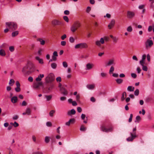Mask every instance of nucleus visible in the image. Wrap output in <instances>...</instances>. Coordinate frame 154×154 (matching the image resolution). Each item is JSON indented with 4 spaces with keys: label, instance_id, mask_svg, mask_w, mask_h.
<instances>
[{
    "label": "nucleus",
    "instance_id": "f257e3e1",
    "mask_svg": "<svg viewBox=\"0 0 154 154\" xmlns=\"http://www.w3.org/2000/svg\"><path fill=\"white\" fill-rule=\"evenodd\" d=\"M136 131V128L135 127L133 129L132 131L130 132V137L126 139L127 141L132 142L134 139L137 137Z\"/></svg>",
    "mask_w": 154,
    "mask_h": 154
},
{
    "label": "nucleus",
    "instance_id": "f03ea898",
    "mask_svg": "<svg viewBox=\"0 0 154 154\" xmlns=\"http://www.w3.org/2000/svg\"><path fill=\"white\" fill-rule=\"evenodd\" d=\"M80 23L79 21L75 22L70 27V30L73 32H75L78 28L80 27Z\"/></svg>",
    "mask_w": 154,
    "mask_h": 154
},
{
    "label": "nucleus",
    "instance_id": "7ed1b4c3",
    "mask_svg": "<svg viewBox=\"0 0 154 154\" xmlns=\"http://www.w3.org/2000/svg\"><path fill=\"white\" fill-rule=\"evenodd\" d=\"M6 27L12 30L16 29L17 28L16 24L14 22H6Z\"/></svg>",
    "mask_w": 154,
    "mask_h": 154
},
{
    "label": "nucleus",
    "instance_id": "20e7f679",
    "mask_svg": "<svg viewBox=\"0 0 154 154\" xmlns=\"http://www.w3.org/2000/svg\"><path fill=\"white\" fill-rule=\"evenodd\" d=\"M54 79V74L52 73L49 74L45 78V81L46 83H48L53 81Z\"/></svg>",
    "mask_w": 154,
    "mask_h": 154
},
{
    "label": "nucleus",
    "instance_id": "39448f33",
    "mask_svg": "<svg viewBox=\"0 0 154 154\" xmlns=\"http://www.w3.org/2000/svg\"><path fill=\"white\" fill-rule=\"evenodd\" d=\"M88 46V45L86 43L83 42L76 44L74 47L75 49H82L87 48Z\"/></svg>",
    "mask_w": 154,
    "mask_h": 154
},
{
    "label": "nucleus",
    "instance_id": "423d86ee",
    "mask_svg": "<svg viewBox=\"0 0 154 154\" xmlns=\"http://www.w3.org/2000/svg\"><path fill=\"white\" fill-rule=\"evenodd\" d=\"M153 44V41L149 39H147L145 42V47L146 49H149L151 48Z\"/></svg>",
    "mask_w": 154,
    "mask_h": 154
},
{
    "label": "nucleus",
    "instance_id": "0eeeda50",
    "mask_svg": "<svg viewBox=\"0 0 154 154\" xmlns=\"http://www.w3.org/2000/svg\"><path fill=\"white\" fill-rule=\"evenodd\" d=\"M115 64L114 60L113 59H111L105 63V66L107 67Z\"/></svg>",
    "mask_w": 154,
    "mask_h": 154
},
{
    "label": "nucleus",
    "instance_id": "6e6552de",
    "mask_svg": "<svg viewBox=\"0 0 154 154\" xmlns=\"http://www.w3.org/2000/svg\"><path fill=\"white\" fill-rule=\"evenodd\" d=\"M100 129L101 130L104 132H108L112 131L113 128L112 127H111L109 128H107L104 126H102L101 127Z\"/></svg>",
    "mask_w": 154,
    "mask_h": 154
},
{
    "label": "nucleus",
    "instance_id": "1a4fd4ad",
    "mask_svg": "<svg viewBox=\"0 0 154 154\" xmlns=\"http://www.w3.org/2000/svg\"><path fill=\"white\" fill-rule=\"evenodd\" d=\"M127 16L128 18H132L135 16V13L134 12L130 11H128Z\"/></svg>",
    "mask_w": 154,
    "mask_h": 154
},
{
    "label": "nucleus",
    "instance_id": "9d476101",
    "mask_svg": "<svg viewBox=\"0 0 154 154\" xmlns=\"http://www.w3.org/2000/svg\"><path fill=\"white\" fill-rule=\"evenodd\" d=\"M94 66V64L91 63H88L86 65L85 69L86 70H91L93 68Z\"/></svg>",
    "mask_w": 154,
    "mask_h": 154
},
{
    "label": "nucleus",
    "instance_id": "9b49d317",
    "mask_svg": "<svg viewBox=\"0 0 154 154\" xmlns=\"http://www.w3.org/2000/svg\"><path fill=\"white\" fill-rule=\"evenodd\" d=\"M44 76V75L43 74H40L35 79V80L37 82H41L42 79Z\"/></svg>",
    "mask_w": 154,
    "mask_h": 154
},
{
    "label": "nucleus",
    "instance_id": "f8f14e48",
    "mask_svg": "<svg viewBox=\"0 0 154 154\" xmlns=\"http://www.w3.org/2000/svg\"><path fill=\"white\" fill-rule=\"evenodd\" d=\"M115 21L114 19H112L108 25V27L109 29L112 28L114 25Z\"/></svg>",
    "mask_w": 154,
    "mask_h": 154
},
{
    "label": "nucleus",
    "instance_id": "ddd939ff",
    "mask_svg": "<svg viewBox=\"0 0 154 154\" xmlns=\"http://www.w3.org/2000/svg\"><path fill=\"white\" fill-rule=\"evenodd\" d=\"M31 63L30 62H28L27 64L24 66L22 69V72L24 74H25L26 72V70L28 69V65L31 64Z\"/></svg>",
    "mask_w": 154,
    "mask_h": 154
},
{
    "label": "nucleus",
    "instance_id": "4468645a",
    "mask_svg": "<svg viewBox=\"0 0 154 154\" xmlns=\"http://www.w3.org/2000/svg\"><path fill=\"white\" fill-rule=\"evenodd\" d=\"M52 24L54 25H60L61 23L59 20H54L52 22Z\"/></svg>",
    "mask_w": 154,
    "mask_h": 154
},
{
    "label": "nucleus",
    "instance_id": "2eb2a0df",
    "mask_svg": "<svg viewBox=\"0 0 154 154\" xmlns=\"http://www.w3.org/2000/svg\"><path fill=\"white\" fill-rule=\"evenodd\" d=\"M61 93L64 95H66L68 94L67 91L64 88H61L60 89Z\"/></svg>",
    "mask_w": 154,
    "mask_h": 154
},
{
    "label": "nucleus",
    "instance_id": "dca6fc26",
    "mask_svg": "<svg viewBox=\"0 0 154 154\" xmlns=\"http://www.w3.org/2000/svg\"><path fill=\"white\" fill-rule=\"evenodd\" d=\"M76 112L74 109H72L70 111H69L67 112V115L70 116L72 115H74L75 114Z\"/></svg>",
    "mask_w": 154,
    "mask_h": 154
},
{
    "label": "nucleus",
    "instance_id": "f3484780",
    "mask_svg": "<svg viewBox=\"0 0 154 154\" xmlns=\"http://www.w3.org/2000/svg\"><path fill=\"white\" fill-rule=\"evenodd\" d=\"M95 86L94 84L88 85H86V87L89 90H93Z\"/></svg>",
    "mask_w": 154,
    "mask_h": 154
},
{
    "label": "nucleus",
    "instance_id": "a211bd4d",
    "mask_svg": "<svg viewBox=\"0 0 154 154\" xmlns=\"http://www.w3.org/2000/svg\"><path fill=\"white\" fill-rule=\"evenodd\" d=\"M11 102L13 103H15L17 101V97L16 96L12 97L11 99Z\"/></svg>",
    "mask_w": 154,
    "mask_h": 154
},
{
    "label": "nucleus",
    "instance_id": "6ab92c4d",
    "mask_svg": "<svg viewBox=\"0 0 154 154\" xmlns=\"http://www.w3.org/2000/svg\"><path fill=\"white\" fill-rule=\"evenodd\" d=\"M44 97L46 98L47 101H49L51 99L52 95L51 94L49 95H45Z\"/></svg>",
    "mask_w": 154,
    "mask_h": 154
},
{
    "label": "nucleus",
    "instance_id": "aec40b11",
    "mask_svg": "<svg viewBox=\"0 0 154 154\" xmlns=\"http://www.w3.org/2000/svg\"><path fill=\"white\" fill-rule=\"evenodd\" d=\"M35 58V59L38 61L39 63L43 64L44 63L43 59L40 58L38 56L36 57Z\"/></svg>",
    "mask_w": 154,
    "mask_h": 154
},
{
    "label": "nucleus",
    "instance_id": "412c9836",
    "mask_svg": "<svg viewBox=\"0 0 154 154\" xmlns=\"http://www.w3.org/2000/svg\"><path fill=\"white\" fill-rule=\"evenodd\" d=\"M100 75L102 78L103 79L106 77L107 74L106 72H102L100 73Z\"/></svg>",
    "mask_w": 154,
    "mask_h": 154
},
{
    "label": "nucleus",
    "instance_id": "4be33fe9",
    "mask_svg": "<svg viewBox=\"0 0 154 154\" xmlns=\"http://www.w3.org/2000/svg\"><path fill=\"white\" fill-rule=\"evenodd\" d=\"M6 55V53L5 51L2 49L0 50V55L2 56H5Z\"/></svg>",
    "mask_w": 154,
    "mask_h": 154
},
{
    "label": "nucleus",
    "instance_id": "5701e85b",
    "mask_svg": "<svg viewBox=\"0 0 154 154\" xmlns=\"http://www.w3.org/2000/svg\"><path fill=\"white\" fill-rule=\"evenodd\" d=\"M134 90V87L132 86H129L127 88V90L129 91H133Z\"/></svg>",
    "mask_w": 154,
    "mask_h": 154
},
{
    "label": "nucleus",
    "instance_id": "b1692460",
    "mask_svg": "<svg viewBox=\"0 0 154 154\" xmlns=\"http://www.w3.org/2000/svg\"><path fill=\"white\" fill-rule=\"evenodd\" d=\"M116 81L117 83L118 84H120L123 82V80L120 78L117 79L116 80Z\"/></svg>",
    "mask_w": 154,
    "mask_h": 154
},
{
    "label": "nucleus",
    "instance_id": "393cba45",
    "mask_svg": "<svg viewBox=\"0 0 154 154\" xmlns=\"http://www.w3.org/2000/svg\"><path fill=\"white\" fill-rule=\"evenodd\" d=\"M15 83V81L13 79H11L9 82V85L11 86H13Z\"/></svg>",
    "mask_w": 154,
    "mask_h": 154
},
{
    "label": "nucleus",
    "instance_id": "a878e982",
    "mask_svg": "<svg viewBox=\"0 0 154 154\" xmlns=\"http://www.w3.org/2000/svg\"><path fill=\"white\" fill-rule=\"evenodd\" d=\"M37 40H38V41L40 42V44L42 45H44L45 44V41L44 40H43L42 38H38L37 39Z\"/></svg>",
    "mask_w": 154,
    "mask_h": 154
},
{
    "label": "nucleus",
    "instance_id": "bb28decb",
    "mask_svg": "<svg viewBox=\"0 0 154 154\" xmlns=\"http://www.w3.org/2000/svg\"><path fill=\"white\" fill-rule=\"evenodd\" d=\"M31 109L30 108H27L26 109V115H29L31 114Z\"/></svg>",
    "mask_w": 154,
    "mask_h": 154
},
{
    "label": "nucleus",
    "instance_id": "cd10ccee",
    "mask_svg": "<svg viewBox=\"0 0 154 154\" xmlns=\"http://www.w3.org/2000/svg\"><path fill=\"white\" fill-rule=\"evenodd\" d=\"M114 70V68L113 66H111L109 70V74H111L113 73V72Z\"/></svg>",
    "mask_w": 154,
    "mask_h": 154
},
{
    "label": "nucleus",
    "instance_id": "c85d7f7f",
    "mask_svg": "<svg viewBox=\"0 0 154 154\" xmlns=\"http://www.w3.org/2000/svg\"><path fill=\"white\" fill-rule=\"evenodd\" d=\"M42 85V82H39L37 84H35L34 86L35 88H37L39 87V86H41Z\"/></svg>",
    "mask_w": 154,
    "mask_h": 154
},
{
    "label": "nucleus",
    "instance_id": "c756f323",
    "mask_svg": "<svg viewBox=\"0 0 154 154\" xmlns=\"http://www.w3.org/2000/svg\"><path fill=\"white\" fill-rule=\"evenodd\" d=\"M126 97V94L125 92H124L123 93L122 95V97H121V100L122 101H123L125 99V98Z\"/></svg>",
    "mask_w": 154,
    "mask_h": 154
},
{
    "label": "nucleus",
    "instance_id": "7c9ffc66",
    "mask_svg": "<svg viewBox=\"0 0 154 154\" xmlns=\"http://www.w3.org/2000/svg\"><path fill=\"white\" fill-rule=\"evenodd\" d=\"M51 66L53 69H55L57 66V64L55 63H53L51 64Z\"/></svg>",
    "mask_w": 154,
    "mask_h": 154
},
{
    "label": "nucleus",
    "instance_id": "2f4dec72",
    "mask_svg": "<svg viewBox=\"0 0 154 154\" xmlns=\"http://www.w3.org/2000/svg\"><path fill=\"white\" fill-rule=\"evenodd\" d=\"M55 112V111L54 110H51L49 113V115L51 117L53 116V114Z\"/></svg>",
    "mask_w": 154,
    "mask_h": 154
},
{
    "label": "nucleus",
    "instance_id": "473e14b6",
    "mask_svg": "<svg viewBox=\"0 0 154 154\" xmlns=\"http://www.w3.org/2000/svg\"><path fill=\"white\" fill-rule=\"evenodd\" d=\"M50 137L48 136H46L45 138V141L46 143H48L50 141Z\"/></svg>",
    "mask_w": 154,
    "mask_h": 154
},
{
    "label": "nucleus",
    "instance_id": "72a5a7b5",
    "mask_svg": "<svg viewBox=\"0 0 154 154\" xmlns=\"http://www.w3.org/2000/svg\"><path fill=\"white\" fill-rule=\"evenodd\" d=\"M91 8L90 6H88L87 7L86 10V12L87 14H89L90 12L91 11Z\"/></svg>",
    "mask_w": 154,
    "mask_h": 154
},
{
    "label": "nucleus",
    "instance_id": "f704fd0d",
    "mask_svg": "<svg viewBox=\"0 0 154 154\" xmlns=\"http://www.w3.org/2000/svg\"><path fill=\"white\" fill-rule=\"evenodd\" d=\"M75 38L72 37L71 36L69 38V41L70 43H73L74 42Z\"/></svg>",
    "mask_w": 154,
    "mask_h": 154
},
{
    "label": "nucleus",
    "instance_id": "c9c22d12",
    "mask_svg": "<svg viewBox=\"0 0 154 154\" xmlns=\"http://www.w3.org/2000/svg\"><path fill=\"white\" fill-rule=\"evenodd\" d=\"M18 34V31H15L12 33V37H14L17 35Z\"/></svg>",
    "mask_w": 154,
    "mask_h": 154
},
{
    "label": "nucleus",
    "instance_id": "e433bc0d",
    "mask_svg": "<svg viewBox=\"0 0 154 154\" xmlns=\"http://www.w3.org/2000/svg\"><path fill=\"white\" fill-rule=\"evenodd\" d=\"M63 66L64 68H67L68 67V64L66 61H63L62 63Z\"/></svg>",
    "mask_w": 154,
    "mask_h": 154
},
{
    "label": "nucleus",
    "instance_id": "4c0bfd02",
    "mask_svg": "<svg viewBox=\"0 0 154 154\" xmlns=\"http://www.w3.org/2000/svg\"><path fill=\"white\" fill-rule=\"evenodd\" d=\"M86 128L83 125H82L80 128V130L81 131H85L86 130Z\"/></svg>",
    "mask_w": 154,
    "mask_h": 154
},
{
    "label": "nucleus",
    "instance_id": "58836bf2",
    "mask_svg": "<svg viewBox=\"0 0 154 154\" xmlns=\"http://www.w3.org/2000/svg\"><path fill=\"white\" fill-rule=\"evenodd\" d=\"M63 18L64 20L66 22L68 23L69 22V20L68 17L67 16H64L63 17Z\"/></svg>",
    "mask_w": 154,
    "mask_h": 154
},
{
    "label": "nucleus",
    "instance_id": "ea45409f",
    "mask_svg": "<svg viewBox=\"0 0 154 154\" xmlns=\"http://www.w3.org/2000/svg\"><path fill=\"white\" fill-rule=\"evenodd\" d=\"M139 90L138 89H137L134 92V94L135 96H138L139 95Z\"/></svg>",
    "mask_w": 154,
    "mask_h": 154
},
{
    "label": "nucleus",
    "instance_id": "a19ab883",
    "mask_svg": "<svg viewBox=\"0 0 154 154\" xmlns=\"http://www.w3.org/2000/svg\"><path fill=\"white\" fill-rule=\"evenodd\" d=\"M95 44L98 46H100L101 45L100 41L99 40H97L95 42Z\"/></svg>",
    "mask_w": 154,
    "mask_h": 154
},
{
    "label": "nucleus",
    "instance_id": "79ce46f5",
    "mask_svg": "<svg viewBox=\"0 0 154 154\" xmlns=\"http://www.w3.org/2000/svg\"><path fill=\"white\" fill-rule=\"evenodd\" d=\"M127 31L128 32H131L132 30V29L131 26H128L127 29Z\"/></svg>",
    "mask_w": 154,
    "mask_h": 154
},
{
    "label": "nucleus",
    "instance_id": "37998d69",
    "mask_svg": "<svg viewBox=\"0 0 154 154\" xmlns=\"http://www.w3.org/2000/svg\"><path fill=\"white\" fill-rule=\"evenodd\" d=\"M140 64L142 66H144V65L145 64V62L144 60H141L140 61Z\"/></svg>",
    "mask_w": 154,
    "mask_h": 154
},
{
    "label": "nucleus",
    "instance_id": "c03bdc74",
    "mask_svg": "<svg viewBox=\"0 0 154 154\" xmlns=\"http://www.w3.org/2000/svg\"><path fill=\"white\" fill-rule=\"evenodd\" d=\"M146 112L144 109H143L142 110V112L141 111H140L139 112V113L140 114H142V115H144L145 113Z\"/></svg>",
    "mask_w": 154,
    "mask_h": 154
},
{
    "label": "nucleus",
    "instance_id": "a18cd8bd",
    "mask_svg": "<svg viewBox=\"0 0 154 154\" xmlns=\"http://www.w3.org/2000/svg\"><path fill=\"white\" fill-rule=\"evenodd\" d=\"M142 66V69L143 70L146 71L148 70V68L147 67L145 66Z\"/></svg>",
    "mask_w": 154,
    "mask_h": 154
},
{
    "label": "nucleus",
    "instance_id": "49530a36",
    "mask_svg": "<svg viewBox=\"0 0 154 154\" xmlns=\"http://www.w3.org/2000/svg\"><path fill=\"white\" fill-rule=\"evenodd\" d=\"M9 50L10 51L13 52L14 51V47L13 46H10L9 47Z\"/></svg>",
    "mask_w": 154,
    "mask_h": 154
},
{
    "label": "nucleus",
    "instance_id": "de8ad7c7",
    "mask_svg": "<svg viewBox=\"0 0 154 154\" xmlns=\"http://www.w3.org/2000/svg\"><path fill=\"white\" fill-rule=\"evenodd\" d=\"M100 43L101 44H103L104 43V40L103 38H100Z\"/></svg>",
    "mask_w": 154,
    "mask_h": 154
},
{
    "label": "nucleus",
    "instance_id": "09e8293b",
    "mask_svg": "<svg viewBox=\"0 0 154 154\" xmlns=\"http://www.w3.org/2000/svg\"><path fill=\"white\" fill-rule=\"evenodd\" d=\"M15 90L16 92H19L20 91V87H16V88H15Z\"/></svg>",
    "mask_w": 154,
    "mask_h": 154
},
{
    "label": "nucleus",
    "instance_id": "8fccbe9b",
    "mask_svg": "<svg viewBox=\"0 0 154 154\" xmlns=\"http://www.w3.org/2000/svg\"><path fill=\"white\" fill-rule=\"evenodd\" d=\"M80 96L79 94H78L76 95V99L77 101H79L80 99Z\"/></svg>",
    "mask_w": 154,
    "mask_h": 154
},
{
    "label": "nucleus",
    "instance_id": "3c124183",
    "mask_svg": "<svg viewBox=\"0 0 154 154\" xmlns=\"http://www.w3.org/2000/svg\"><path fill=\"white\" fill-rule=\"evenodd\" d=\"M56 80L57 82H60L61 81V77L60 76H59L57 78Z\"/></svg>",
    "mask_w": 154,
    "mask_h": 154
},
{
    "label": "nucleus",
    "instance_id": "603ef678",
    "mask_svg": "<svg viewBox=\"0 0 154 154\" xmlns=\"http://www.w3.org/2000/svg\"><path fill=\"white\" fill-rule=\"evenodd\" d=\"M104 17H106L108 18H110L111 17V15L108 13L106 14V15L104 16Z\"/></svg>",
    "mask_w": 154,
    "mask_h": 154
},
{
    "label": "nucleus",
    "instance_id": "864d4df0",
    "mask_svg": "<svg viewBox=\"0 0 154 154\" xmlns=\"http://www.w3.org/2000/svg\"><path fill=\"white\" fill-rule=\"evenodd\" d=\"M133 117V114H131L130 115V117L128 120V122H131L132 120V118Z\"/></svg>",
    "mask_w": 154,
    "mask_h": 154
},
{
    "label": "nucleus",
    "instance_id": "5fc2aeb1",
    "mask_svg": "<svg viewBox=\"0 0 154 154\" xmlns=\"http://www.w3.org/2000/svg\"><path fill=\"white\" fill-rule=\"evenodd\" d=\"M46 125L47 126L50 127L51 126V123L49 122H48L46 123Z\"/></svg>",
    "mask_w": 154,
    "mask_h": 154
},
{
    "label": "nucleus",
    "instance_id": "6e6d98bb",
    "mask_svg": "<svg viewBox=\"0 0 154 154\" xmlns=\"http://www.w3.org/2000/svg\"><path fill=\"white\" fill-rule=\"evenodd\" d=\"M145 5H140L138 7V8L140 9H143L144 8V7Z\"/></svg>",
    "mask_w": 154,
    "mask_h": 154
},
{
    "label": "nucleus",
    "instance_id": "4d7b16f0",
    "mask_svg": "<svg viewBox=\"0 0 154 154\" xmlns=\"http://www.w3.org/2000/svg\"><path fill=\"white\" fill-rule=\"evenodd\" d=\"M18 116L17 115H15L13 116L12 119L13 120H16L17 119H18Z\"/></svg>",
    "mask_w": 154,
    "mask_h": 154
},
{
    "label": "nucleus",
    "instance_id": "13d9d810",
    "mask_svg": "<svg viewBox=\"0 0 154 154\" xmlns=\"http://www.w3.org/2000/svg\"><path fill=\"white\" fill-rule=\"evenodd\" d=\"M28 80L29 81L32 82L33 81V79L31 76H29L28 78Z\"/></svg>",
    "mask_w": 154,
    "mask_h": 154
},
{
    "label": "nucleus",
    "instance_id": "bf43d9fd",
    "mask_svg": "<svg viewBox=\"0 0 154 154\" xmlns=\"http://www.w3.org/2000/svg\"><path fill=\"white\" fill-rule=\"evenodd\" d=\"M131 75V77L134 78H135L137 77L136 74L134 73H132Z\"/></svg>",
    "mask_w": 154,
    "mask_h": 154
},
{
    "label": "nucleus",
    "instance_id": "052dcab7",
    "mask_svg": "<svg viewBox=\"0 0 154 154\" xmlns=\"http://www.w3.org/2000/svg\"><path fill=\"white\" fill-rule=\"evenodd\" d=\"M66 44V42L65 41H62L61 42V45L63 46L65 45Z\"/></svg>",
    "mask_w": 154,
    "mask_h": 154
},
{
    "label": "nucleus",
    "instance_id": "680f3d73",
    "mask_svg": "<svg viewBox=\"0 0 154 154\" xmlns=\"http://www.w3.org/2000/svg\"><path fill=\"white\" fill-rule=\"evenodd\" d=\"M112 39L113 42H117L118 40V38L116 37H114Z\"/></svg>",
    "mask_w": 154,
    "mask_h": 154
},
{
    "label": "nucleus",
    "instance_id": "e2e57ef3",
    "mask_svg": "<svg viewBox=\"0 0 154 154\" xmlns=\"http://www.w3.org/2000/svg\"><path fill=\"white\" fill-rule=\"evenodd\" d=\"M42 49H39L38 51V54L39 55H41L42 54Z\"/></svg>",
    "mask_w": 154,
    "mask_h": 154
},
{
    "label": "nucleus",
    "instance_id": "0e129e2a",
    "mask_svg": "<svg viewBox=\"0 0 154 154\" xmlns=\"http://www.w3.org/2000/svg\"><path fill=\"white\" fill-rule=\"evenodd\" d=\"M13 126L15 127H18L19 126V124L17 122H15L14 123V125Z\"/></svg>",
    "mask_w": 154,
    "mask_h": 154
},
{
    "label": "nucleus",
    "instance_id": "69168bd1",
    "mask_svg": "<svg viewBox=\"0 0 154 154\" xmlns=\"http://www.w3.org/2000/svg\"><path fill=\"white\" fill-rule=\"evenodd\" d=\"M77 110L79 112H81L82 111V109L81 107H78L77 108Z\"/></svg>",
    "mask_w": 154,
    "mask_h": 154
},
{
    "label": "nucleus",
    "instance_id": "338daca9",
    "mask_svg": "<svg viewBox=\"0 0 154 154\" xmlns=\"http://www.w3.org/2000/svg\"><path fill=\"white\" fill-rule=\"evenodd\" d=\"M75 120L74 119H70L69 121V122L70 123H73L75 122Z\"/></svg>",
    "mask_w": 154,
    "mask_h": 154
},
{
    "label": "nucleus",
    "instance_id": "774afa93",
    "mask_svg": "<svg viewBox=\"0 0 154 154\" xmlns=\"http://www.w3.org/2000/svg\"><path fill=\"white\" fill-rule=\"evenodd\" d=\"M81 118L82 120H84L85 118V115L84 114H82L81 116Z\"/></svg>",
    "mask_w": 154,
    "mask_h": 154
}]
</instances>
